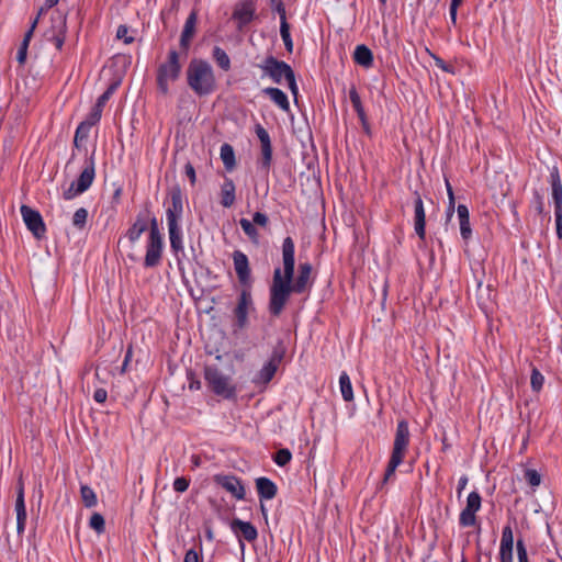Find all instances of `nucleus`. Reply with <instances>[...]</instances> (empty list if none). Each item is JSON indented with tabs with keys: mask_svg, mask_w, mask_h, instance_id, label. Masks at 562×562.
<instances>
[{
	"mask_svg": "<svg viewBox=\"0 0 562 562\" xmlns=\"http://www.w3.org/2000/svg\"><path fill=\"white\" fill-rule=\"evenodd\" d=\"M255 4L252 1H244L236 5L233 12V19L237 22L238 29L249 24L255 16Z\"/></svg>",
	"mask_w": 562,
	"mask_h": 562,
	"instance_id": "obj_21",
	"label": "nucleus"
},
{
	"mask_svg": "<svg viewBox=\"0 0 562 562\" xmlns=\"http://www.w3.org/2000/svg\"><path fill=\"white\" fill-rule=\"evenodd\" d=\"M446 187H447V192H448V195H449L448 215L451 216L452 212H453V207H454V195H453L452 187H451V184L449 183L448 180H446Z\"/></svg>",
	"mask_w": 562,
	"mask_h": 562,
	"instance_id": "obj_56",
	"label": "nucleus"
},
{
	"mask_svg": "<svg viewBox=\"0 0 562 562\" xmlns=\"http://www.w3.org/2000/svg\"><path fill=\"white\" fill-rule=\"evenodd\" d=\"M187 83L198 97L215 92L217 82L214 70L207 60L194 58L187 68Z\"/></svg>",
	"mask_w": 562,
	"mask_h": 562,
	"instance_id": "obj_1",
	"label": "nucleus"
},
{
	"mask_svg": "<svg viewBox=\"0 0 562 562\" xmlns=\"http://www.w3.org/2000/svg\"><path fill=\"white\" fill-rule=\"evenodd\" d=\"M204 379L215 395L222 396L225 400H236V385L233 384L232 379L225 375L217 367H205Z\"/></svg>",
	"mask_w": 562,
	"mask_h": 562,
	"instance_id": "obj_7",
	"label": "nucleus"
},
{
	"mask_svg": "<svg viewBox=\"0 0 562 562\" xmlns=\"http://www.w3.org/2000/svg\"><path fill=\"white\" fill-rule=\"evenodd\" d=\"M262 93L268 95L269 99L282 111L288 112L290 110V102L288 95L281 89L274 87H267L262 90Z\"/></svg>",
	"mask_w": 562,
	"mask_h": 562,
	"instance_id": "obj_30",
	"label": "nucleus"
},
{
	"mask_svg": "<svg viewBox=\"0 0 562 562\" xmlns=\"http://www.w3.org/2000/svg\"><path fill=\"white\" fill-rule=\"evenodd\" d=\"M95 150L86 157L85 166L76 180L71 182L68 189L63 193L65 200L69 201L85 193L92 184L95 178Z\"/></svg>",
	"mask_w": 562,
	"mask_h": 562,
	"instance_id": "obj_8",
	"label": "nucleus"
},
{
	"mask_svg": "<svg viewBox=\"0 0 562 562\" xmlns=\"http://www.w3.org/2000/svg\"><path fill=\"white\" fill-rule=\"evenodd\" d=\"M214 482L224 488L227 493L232 494L236 499L243 501L246 496V490L243 481L236 475L216 474Z\"/></svg>",
	"mask_w": 562,
	"mask_h": 562,
	"instance_id": "obj_14",
	"label": "nucleus"
},
{
	"mask_svg": "<svg viewBox=\"0 0 562 562\" xmlns=\"http://www.w3.org/2000/svg\"><path fill=\"white\" fill-rule=\"evenodd\" d=\"M514 535L509 525H506L502 531L501 546H499V560L501 562H514L513 559Z\"/></svg>",
	"mask_w": 562,
	"mask_h": 562,
	"instance_id": "obj_22",
	"label": "nucleus"
},
{
	"mask_svg": "<svg viewBox=\"0 0 562 562\" xmlns=\"http://www.w3.org/2000/svg\"><path fill=\"white\" fill-rule=\"evenodd\" d=\"M128 27L122 24L117 27L116 37L122 40L125 44H132L134 42V37L128 35Z\"/></svg>",
	"mask_w": 562,
	"mask_h": 562,
	"instance_id": "obj_46",
	"label": "nucleus"
},
{
	"mask_svg": "<svg viewBox=\"0 0 562 562\" xmlns=\"http://www.w3.org/2000/svg\"><path fill=\"white\" fill-rule=\"evenodd\" d=\"M20 212L26 228L36 239H42L46 234V225L41 213L29 205H22Z\"/></svg>",
	"mask_w": 562,
	"mask_h": 562,
	"instance_id": "obj_11",
	"label": "nucleus"
},
{
	"mask_svg": "<svg viewBox=\"0 0 562 562\" xmlns=\"http://www.w3.org/2000/svg\"><path fill=\"white\" fill-rule=\"evenodd\" d=\"M40 16H41V14L38 13L37 16L34 19V21L32 22L29 31L25 33L21 44H26V46H29L30 41H31L32 35H33V32H34V30H35V27L37 25Z\"/></svg>",
	"mask_w": 562,
	"mask_h": 562,
	"instance_id": "obj_54",
	"label": "nucleus"
},
{
	"mask_svg": "<svg viewBox=\"0 0 562 562\" xmlns=\"http://www.w3.org/2000/svg\"><path fill=\"white\" fill-rule=\"evenodd\" d=\"M257 67L262 71L261 78L268 77L273 83L277 85H281L282 81L285 80L288 88L296 99L299 94V87L296 83L294 70L288 63L279 60L274 56L269 55L260 64H258Z\"/></svg>",
	"mask_w": 562,
	"mask_h": 562,
	"instance_id": "obj_3",
	"label": "nucleus"
},
{
	"mask_svg": "<svg viewBox=\"0 0 562 562\" xmlns=\"http://www.w3.org/2000/svg\"><path fill=\"white\" fill-rule=\"evenodd\" d=\"M312 274V265L310 262H303L299 265V274L295 280L292 279L291 286L294 290V293L302 294L304 293L310 284Z\"/></svg>",
	"mask_w": 562,
	"mask_h": 562,
	"instance_id": "obj_24",
	"label": "nucleus"
},
{
	"mask_svg": "<svg viewBox=\"0 0 562 562\" xmlns=\"http://www.w3.org/2000/svg\"><path fill=\"white\" fill-rule=\"evenodd\" d=\"M148 224H149L148 237L162 236V234L160 233L159 227H158L157 218L155 216H151L150 213H149Z\"/></svg>",
	"mask_w": 562,
	"mask_h": 562,
	"instance_id": "obj_51",
	"label": "nucleus"
},
{
	"mask_svg": "<svg viewBox=\"0 0 562 562\" xmlns=\"http://www.w3.org/2000/svg\"><path fill=\"white\" fill-rule=\"evenodd\" d=\"M199 554L194 549H190L186 552L183 562H199Z\"/></svg>",
	"mask_w": 562,
	"mask_h": 562,
	"instance_id": "obj_61",
	"label": "nucleus"
},
{
	"mask_svg": "<svg viewBox=\"0 0 562 562\" xmlns=\"http://www.w3.org/2000/svg\"><path fill=\"white\" fill-rule=\"evenodd\" d=\"M295 245L292 237L288 236L282 241V262L283 273L282 277L292 278L294 277L295 267Z\"/></svg>",
	"mask_w": 562,
	"mask_h": 562,
	"instance_id": "obj_18",
	"label": "nucleus"
},
{
	"mask_svg": "<svg viewBox=\"0 0 562 562\" xmlns=\"http://www.w3.org/2000/svg\"><path fill=\"white\" fill-rule=\"evenodd\" d=\"M349 99L351 104L361 102V98L355 87L349 90Z\"/></svg>",
	"mask_w": 562,
	"mask_h": 562,
	"instance_id": "obj_64",
	"label": "nucleus"
},
{
	"mask_svg": "<svg viewBox=\"0 0 562 562\" xmlns=\"http://www.w3.org/2000/svg\"><path fill=\"white\" fill-rule=\"evenodd\" d=\"M164 251V237H148L146 244V254L144 259L145 268H154L157 267L162 258Z\"/></svg>",
	"mask_w": 562,
	"mask_h": 562,
	"instance_id": "obj_15",
	"label": "nucleus"
},
{
	"mask_svg": "<svg viewBox=\"0 0 562 562\" xmlns=\"http://www.w3.org/2000/svg\"><path fill=\"white\" fill-rule=\"evenodd\" d=\"M236 200V186L231 178H225L221 184V205L223 207H232Z\"/></svg>",
	"mask_w": 562,
	"mask_h": 562,
	"instance_id": "obj_28",
	"label": "nucleus"
},
{
	"mask_svg": "<svg viewBox=\"0 0 562 562\" xmlns=\"http://www.w3.org/2000/svg\"><path fill=\"white\" fill-rule=\"evenodd\" d=\"M88 220V211L85 207H79L76 210L72 216V225L77 229H83Z\"/></svg>",
	"mask_w": 562,
	"mask_h": 562,
	"instance_id": "obj_39",
	"label": "nucleus"
},
{
	"mask_svg": "<svg viewBox=\"0 0 562 562\" xmlns=\"http://www.w3.org/2000/svg\"><path fill=\"white\" fill-rule=\"evenodd\" d=\"M18 510H26L24 499V484L22 479L19 480L16 486L15 512Z\"/></svg>",
	"mask_w": 562,
	"mask_h": 562,
	"instance_id": "obj_42",
	"label": "nucleus"
},
{
	"mask_svg": "<svg viewBox=\"0 0 562 562\" xmlns=\"http://www.w3.org/2000/svg\"><path fill=\"white\" fill-rule=\"evenodd\" d=\"M220 156L223 165L227 171H233L236 168V157L234 148L231 144L224 143L220 149Z\"/></svg>",
	"mask_w": 562,
	"mask_h": 562,
	"instance_id": "obj_31",
	"label": "nucleus"
},
{
	"mask_svg": "<svg viewBox=\"0 0 562 562\" xmlns=\"http://www.w3.org/2000/svg\"><path fill=\"white\" fill-rule=\"evenodd\" d=\"M170 202L166 210V220L170 240L171 251L177 256L183 252V236L181 229V220L183 216V199L180 188L176 187L170 191Z\"/></svg>",
	"mask_w": 562,
	"mask_h": 562,
	"instance_id": "obj_2",
	"label": "nucleus"
},
{
	"mask_svg": "<svg viewBox=\"0 0 562 562\" xmlns=\"http://www.w3.org/2000/svg\"><path fill=\"white\" fill-rule=\"evenodd\" d=\"M91 127L89 124L83 121L77 126L74 137V146L77 149H81L89 137Z\"/></svg>",
	"mask_w": 562,
	"mask_h": 562,
	"instance_id": "obj_33",
	"label": "nucleus"
},
{
	"mask_svg": "<svg viewBox=\"0 0 562 562\" xmlns=\"http://www.w3.org/2000/svg\"><path fill=\"white\" fill-rule=\"evenodd\" d=\"M353 61L366 69L371 68L374 63L372 50L364 44L357 45L353 52Z\"/></svg>",
	"mask_w": 562,
	"mask_h": 562,
	"instance_id": "obj_29",
	"label": "nucleus"
},
{
	"mask_svg": "<svg viewBox=\"0 0 562 562\" xmlns=\"http://www.w3.org/2000/svg\"><path fill=\"white\" fill-rule=\"evenodd\" d=\"M27 48H29V46H26V44H21L19 49H18L16 60L21 65H23L25 63V60H26Z\"/></svg>",
	"mask_w": 562,
	"mask_h": 562,
	"instance_id": "obj_58",
	"label": "nucleus"
},
{
	"mask_svg": "<svg viewBox=\"0 0 562 562\" xmlns=\"http://www.w3.org/2000/svg\"><path fill=\"white\" fill-rule=\"evenodd\" d=\"M411 439L409 426L406 419L397 422L396 431L393 441V448L387 462L382 483H387L395 474L396 469L403 463L408 450Z\"/></svg>",
	"mask_w": 562,
	"mask_h": 562,
	"instance_id": "obj_4",
	"label": "nucleus"
},
{
	"mask_svg": "<svg viewBox=\"0 0 562 562\" xmlns=\"http://www.w3.org/2000/svg\"><path fill=\"white\" fill-rule=\"evenodd\" d=\"M255 133L260 142L261 157L258 161L259 168L269 171L272 164V145L268 131L261 125L256 124Z\"/></svg>",
	"mask_w": 562,
	"mask_h": 562,
	"instance_id": "obj_13",
	"label": "nucleus"
},
{
	"mask_svg": "<svg viewBox=\"0 0 562 562\" xmlns=\"http://www.w3.org/2000/svg\"><path fill=\"white\" fill-rule=\"evenodd\" d=\"M256 488L260 502L272 499L276 497L278 493V487L276 483L266 476H260L256 479Z\"/></svg>",
	"mask_w": 562,
	"mask_h": 562,
	"instance_id": "obj_26",
	"label": "nucleus"
},
{
	"mask_svg": "<svg viewBox=\"0 0 562 562\" xmlns=\"http://www.w3.org/2000/svg\"><path fill=\"white\" fill-rule=\"evenodd\" d=\"M532 204L538 214H542L544 212L543 198L538 191H533Z\"/></svg>",
	"mask_w": 562,
	"mask_h": 562,
	"instance_id": "obj_52",
	"label": "nucleus"
},
{
	"mask_svg": "<svg viewBox=\"0 0 562 562\" xmlns=\"http://www.w3.org/2000/svg\"><path fill=\"white\" fill-rule=\"evenodd\" d=\"M434 60H435V65L440 68L442 71L445 72H448V74H454L456 72V69L452 65H449L447 64L442 58H440L439 56L437 55H431Z\"/></svg>",
	"mask_w": 562,
	"mask_h": 562,
	"instance_id": "obj_50",
	"label": "nucleus"
},
{
	"mask_svg": "<svg viewBox=\"0 0 562 562\" xmlns=\"http://www.w3.org/2000/svg\"><path fill=\"white\" fill-rule=\"evenodd\" d=\"M272 10L278 13V15L280 18V24H283L284 22H288L286 21V11H285L284 4L280 5V7H274V8H272Z\"/></svg>",
	"mask_w": 562,
	"mask_h": 562,
	"instance_id": "obj_62",
	"label": "nucleus"
},
{
	"mask_svg": "<svg viewBox=\"0 0 562 562\" xmlns=\"http://www.w3.org/2000/svg\"><path fill=\"white\" fill-rule=\"evenodd\" d=\"M292 459V453L289 449L282 448L279 449L276 454L273 456V461L279 467H285Z\"/></svg>",
	"mask_w": 562,
	"mask_h": 562,
	"instance_id": "obj_41",
	"label": "nucleus"
},
{
	"mask_svg": "<svg viewBox=\"0 0 562 562\" xmlns=\"http://www.w3.org/2000/svg\"><path fill=\"white\" fill-rule=\"evenodd\" d=\"M555 232L559 239H562V210H554Z\"/></svg>",
	"mask_w": 562,
	"mask_h": 562,
	"instance_id": "obj_55",
	"label": "nucleus"
},
{
	"mask_svg": "<svg viewBox=\"0 0 562 562\" xmlns=\"http://www.w3.org/2000/svg\"><path fill=\"white\" fill-rule=\"evenodd\" d=\"M239 225L249 240L257 245L259 243L260 235L254 222L243 217L239 220Z\"/></svg>",
	"mask_w": 562,
	"mask_h": 562,
	"instance_id": "obj_35",
	"label": "nucleus"
},
{
	"mask_svg": "<svg viewBox=\"0 0 562 562\" xmlns=\"http://www.w3.org/2000/svg\"><path fill=\"white\" fill-rule=\"evenodd\" d=\"M108 398V392L105 389H97L93 393V400L97 402V403H100V404H103Z\"/></svg>",
	"mask_w": 562,
	"mask_h": 562,
	"instance_id": "obj_57",
	"label": "nucleus"
},
{
	"mask_svg": "<svg viewBox=\"0 0 562 562\" xmlns=\"http://www.w3.org/2000/svg\"><path fill=\"white\" fill-rule=\"evenodd\" d=\"M181 69L179 53L176 49H170L166 61L158 66L156 74L157 89L162 95L169 94V86L179 79Z\"/></svg>",
	"mask_w": 562,
	"mask_h": 562,
	"instance_id": "obj_6",
	"label": "nucleus"
},
{
	"mask_svg": "<svg viewBox=\"0 0 562 562\" xmlns=\"http://www.w3.org/2000/svg\"><path fill=\"white\" fill-rule=\"evenodd\" d=\"M468 481H469V479H468V476H467L465 474H463V475L459 479V481H458V486H457V494H458V496H459V497L461 496V494H462L463 490L465 488V486H467V484H468Z\"/></svg>",
	"mask_w": 562,
	"mask_h": 562,
	"instance_id": "obj_63",
	"label": "nucleus"
},
{
	"mask_svg": "<svg viewBox=\"0 0 562 562\" xmlns=\"http://www.w3.org/2000/svg\"><path fill=\"white\" fill-rule=\"evenodd\" d=\"M280 35L283 41L286 52L292 53L293 52V41L291 37V33H290V24L288 22L280 24Z\"/></svg>",
	"mask_w": 562,
	"mask_h": 562,
	"instance_id": "obj_38",
	"label": "nucleus"
},
{
	"mask_svg": "<svg viewBox=\"0 0 562 562\" xmlns=\"http://www.w3.org/2000/svg\"><path fill=\"white\" fill-rule=\"evenodd\" d=\"M184 173H186V176L190 179L191 183H192V184H194V183H195L196 176H195V169H194V167L192 166V164L188 162V164L184 166Z\"/></svg>",
	"mask_w": 562,
	"mask_h": 562,
	"instance_id": "obj_60",
	"label": "nucleus"
},
{
	"mask_svg": "<svg viewBox=\"0 0 562 562\" xmlns=\"http://www.w3.org/2000/svg\"><path fill=\"white\" fill-rule=\"evenodd\" d=\"M234 269L237 274L238 281L246 288L250 286L251 271L249 267L248 257L240 250L233 252Z\"/></svg>",
	"mask_w": 562,
	"mask_h": 562,
	"instance_id": "obj_16",
	"label": "nucleus"
},
{
	"mask_svg": "<svg viewBox=\"0 0 562 562\" xmlns=\"http://www.w3.org/2000/svg\"><path fill=\"white\" fill-rule=\"evenodd\" d=\"M89 527L93 529L98 535L105 531V520L100 513H93L89 520Z\"/></svg>",
	"mask_w": 562,
	"mask_h": 562,
	"instance_id": "obj_37",
	"label": "nucleus"
},
{
	"mask_svg": "<svg viewBox=\"0 0 562 562\" xmlns=\"http://www.w3.org/2000/svg\"><path fill=\"white\" fill-rule=\"evenodd\" d=\"M50 20L53 24L52 42L55 45V47L58 50H60L65 43V36L67 31L66 15L59 10H56L55 12H53Z\"/></svg>",
	"mask_w": 562,
	"mask_h": 562,
	"instance_id": "obj_17",
	"label": "nucleus"
},
{
	"mask_svg": "<svg viewBox=\"0 0 562 562\" xmlns=\"http://www.w3.org/2000/svg\"><path fill=\"white\" fill-rule=\"evenodd\" d=\"M198 22V12L192 10L189 16L186 20L183 30L180 36V46L182 49L187 50L189 48L190 42L195 33V26Z\"/></svg>",
	"mask_w": 562,
	"mask_h": 562,
	"instance_id": "obj_27",
	"label": "nucleus"
},
{
	"mask_svg": "<svg viewBox=\"0 0 562 562\" xmlns=\"http://www.w3.org/2000/svg\"><path fill=\"white\" fill-rule=\"evenodd\" d=\"M103 108L99 106L97 103L91 109V112L89 113L88 117L83 121L85 123L89 124L90 126L95 125L102 116Z\"/></svg>",
	"mask_w": 562,
	"mask_h": 562,
	"instance_id": "obj_43",
	"label": "nucleus"
},
{
	"mask_svg": "<svg viewBox=\"0 0 562 562\" xmlns=\"http://www.w3.org/2000/svg\"><path fill=\"white\" fill-rule=\"evenodd\" d=\"M460 224V234L463 240H468L472 236V228L470 224V220L459 221Z\"/></svg>",
	"mask_w": 562,
	"mask_h": 562,
	"instance_id": "obj_49",
	"label": "nucleus"
},
{
	"mask_svg": "<svg viewBox=\"0 0 562 562\" xmlns=\"http://www.w3.org/2000/svg\"><path fill=\"white\" fill-rule=\"evenodd\" d=\"M525 480L530 486L536 487L541 483V475L535 469H527L525 471Z\"/></svg>",
	"mask_w": 562,
	"mask_h": 562,
	"instance_id": "obj_44",
	"label": "nucleus"
},
{
	"mask_svg": "<svg viewBox=\"0 0 562 562\" xmlns=\"http://www.w3.org/2000/svg\"><path fill=\"white\" fill-rule=\"evenodd\" d=\"M339 386L342 398L346 402H351L353 400L352 384L348 373L345 371H342L339 375Z\"/></svg>",
	"mask_w": 562,
	"mask_h": 562,
	"instance_id": "obj_34",
	"label": "nucleus"
},
{
	"mask_svg": "<svg viewBox=\"0 0 562 562\" xmlns=\"http://www.w3.org/2000/svg\"><path fill=\"white\" fill-rule=\"evenodd\" d=\"M252 222L255 225L266 227L269 224V217L265 213L256 212L252 216Z\"/></svg>",
	"mask_w": 562,
	"mask_h": 562,
	"instance_id": "obj_53",
	"label": "nucleus"
},
{
	"mask_svg": "<svg viewBox=\"0 0 562 562\" xmlns=\"http://www.w3.org/2000/svg\"><path fill=\"white\" fill-rule=\"evenodd\" d=\"M544 383L543 374L537 369L532 368L530 376V385L533 392H539Z\"/></svg>",
	"mask_w": 562,
	"mask_h": 562,
	"instance_id": "obj_40",
	"label": "nucleus"
},
{
	"mask_svg": "<svg viewBox=\"0 0 562 562\" xmlns=\"http://www.w3.org/2000/svg\"><path fill=\"white\" fill-rule=\"evenodd\" d=\"M212 58L216 65L224 71H228L232 67L231 58L227 53L220 46H214L212 49Z\"/></svg>",
	"mask_w": 562,
	"mask_h": 562,
	"instance_id": "obj_32",
	"label": "nucleus"
},
{
	"mask_svg": "<svg viewBox=\"0 0 562 562\" xmlns=\"http://www.w3.org/2000/svg\"><path fill=\"white\" fill-rule=\"evenodd\" d=\"M459 221L470 220L469 209L464 204H459L457 207Z\"/></svg>",
	"mask_w": 562,
	"mask_h": 562,
	"instance_id": "obj_59",
	"label": "nucleus"
},
{
	"mask_svg": "<svg viewBox=\"0 0 562 562\" xmlns=\"http://www.w3.org/2000/svg\"><path fill=\"white\" fill-rule=\"evenodd\" d=\"M80 496L85 507L92 508L98 504L95 492L87 484L80 485Z\"/></svg>",
	"mask_w": 562,
	"mask_h": 562,
	"instance_id": "obj_36",
	"label": "nucleus"
},
{
	"mask_svg": "<svg viewBox=\"0 0 562 562\" xmlns=\"http://www.w3.org/2000/svg\"><path fill=\"white\" fill-rule=\"evenodd\" d=\"M284 356H285V347L280 341L274 346L269 360L254 375L251 382L255 385L266 386L273 379Z\"/></svg>",
	"mask_w": 562,
	"mask_h": 562,
	"instance_id": "obj_9",
	"label": "nucleus"
},
{
	"mask_svg": "<svg viewBox=\"0 0 562 562\" xmlns=\"http://www.w3.org/2000/svg\"><path fill=\"white\" fill-rule=\"evenodd\" d=\"M119 86V82L111 83L108 89L98 98L97 104L104 108L111 95L114 93Z\"/></svg>",
	"mask_w": 562,
	"mask_h": 562,
	"instance_id": "obj_45",
	"label": "nucleus"
},
{
	"mask_svg": "<svg viewBox=\"0 0 562 562\" xmlns=\"http://www.w3.org/2000/svg\"><path fill=\"white\" fill-rule=\"evenodd\" d=\"M549 182L551 184L554 210L560 211L562 210V181L557 166H553L550 170Z\"/></svg>",
	"mask_w": 562,
	"mask_h": 562,
	"instance_id": "obj_25",
	"label": "nucleus"
},
{
	"mask_svg": "<svg viewBox=\"0 0 562 562\" xmlns=\"http://www.w3.org/2000/svg\"><path fill=\"white\" fill-rule=\"evenodd\" d=\"M231 529L234 533L248 542H252L258 538L257 528L251 522L244 521L239 518H234L231 521Z\"/></svg>",
	"mask_w": 562,
	"mask_h": 562,
	"instance_id": "obj_23",
	"label": "nucleus"
},
{
	"mask_svg": "<svg viewBox=\"0 0 562 562\" xmlns=\"http://www.w3.org/2000/svg\"><path fill=\"white\" fill-rule=\"evenodd\" d=\"M292 278L282 277L280 268L273 271L272 283L269 290V312L272 316H279L285 304L288 303L291 293H294L291 286Z\"/></svg>",
	"mask_w": 562,
	"mask_h": 562,
	"instance_id": "obj_5",
	"label": "nucleus"
},
{
	"mask_svg": "<svg viewBox=\"0 0 562 562\" xmlns=\"http://www.w3.org/2000/svg\"><path fill=\"white\" fill-rule=\"evenodd\" d=\"M149 220V207L148 205L144 211H140L133 225L127 229L126 237L132 244H135L142 236V234L148 228Z\"/></svg>",
	"mask_w": 562,
	"mask_h": 562,
	"instance_id": "obj_20",
	"label": "nucleus"
},
{
	"mask_svg": "<svg viewBox=\"0 0 562 562\" xmlns=\"http://www.w3.org/2000/svg\"><path fill=\"white\" fill-rule=\"evenodd\" d=\"M518 562H529L527 548L522 539H518L516 542Z\"/></svg>",
	"mask_w": 562,
	"mask_h": 562,
	"instance_id": "obj_47",
	"label": "nucleus"
},
{
	"mask_svg": "<svg viewBox=\"0 0 562 562\" xmlns=\"http://www.w3.org/2000/svg\"><path fill=\"white\" fill-rule=\"evenodd\" d=\"M189 485H190V480L184 476L177 477L172 484L173 490L178 493L186 492L189 488Z\"/></svg>",
	"mask_w": 562,
	"mask_h": 562,
	"instance_id": "obj_48",
	"label": "nucleus"
},
{
	"mask_svg": "<svg viewBox=\"0 0 562 562\" xmlns=\"http://www.w3.org/2000/svg\"><path fill=\"white\" fill-rule=\"evenodd\" d=\"M482 497L477 491L471 492L467 497L465 507L459 516L461 527H472L476 524V513L481 509Z\"/></svg>",
	"mask_w": 562,
	"mask_h": 562,
	"instance_id": "obj_12",
	"label": "nucleus"
},
{
	"mask_svg": "<svg viewBox=\"0 0 562 562\" xmlns=\"http://www.w3.org/2000/svg\"><path fill=\"white\" fill-rule=\"evenodd\" d=\"M414 229L422 241L426 239V214L420 194L415 192L414 200Z\"/></svg>",
	"mask_w": 562,
	"mask_h": 562,
	"instance_id": "obj_19",
	"label": "nucleus"
},
{
	"mask_svg": "<svg viewBox=\"0 0 562 562\" xmlns=\"http://www.w3.org/2000/svg\"><path fill=\"white\" fill-rule=\"evenodd\" d=\"M256 311L251 291L249 288H244L237 299V304L233 310L234 315V331L243 330L248 326V316Z\"/></svg>",
	"mask_w": 562,
	"mask_h": 562,
	"instance_id": "obj_10",
	"label": "nucleus"
}]
</instances>
